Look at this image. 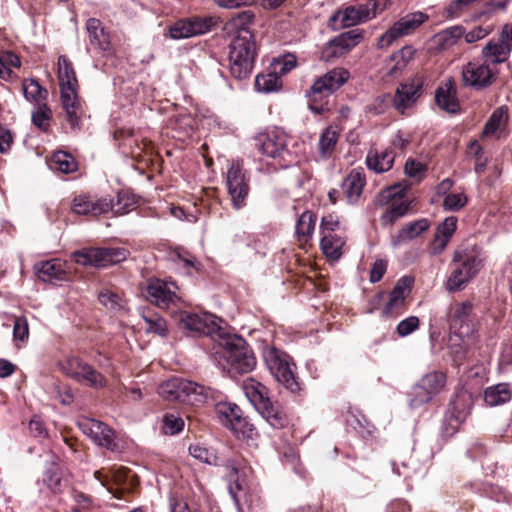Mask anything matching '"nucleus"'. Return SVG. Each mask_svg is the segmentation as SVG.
Returning a JSON list of instances; mask_svg holds the SVG:
<instances>
[{
  "instance_id": "obj_6",
  "label": "nucleus",
  "mask_w": 512,
  "mask_h": 512,
  "mask_svg": "<svg viewBox=\"0 0 512 512\" xmlns=\"http://www.w3.org/2000/svg\"><path fill=\"white\" fill-rule=\"evenodd\" d=\"M263 357L268 370L276 381L289 392L299 394L302 390L301 383L294 373L296 366L290 356L274 347H268L264 349Z\"/></svg>"
},
{
  "instance_id": "obj_54",
  "label": "nucleus",
  "mask_w": 512,
  "mask_h": 512,
  "mask_svg": "<svg viewBox=\"0 0 512 512\" xmlns=\"http://www.w3.org/2000/svg\"><path fill=\"white\" fill-rule=\"evenodd\" d=\"M468 198L464 193H449L443 200V208L446 211H459L466 206Z\"/></svg>"
},
{
  "instance_id": "obj_56",
  "label": "nucleus",
  "mask_w": 512,
  "mask_h": 512,
  "mask_svg": "<svg viewBox=\"0 0 512 512\" xmlns=\"http://www.w3.org/2000/svg\"><path fill=\"white\" fill-rule=\"evenodd\" d=\"M229 429L233 431L236 437L243 439L252 438L255 431L253 424H251L243 416H241L240 420L234 422V424L230 426Z\"/></svg>"
},
{
  "instance_id": "obj_63",
  "label": "nucleus",
  "mask_w": 512,
  "mask_h": 512,
  "mask_svg": "<svg viewBox=\"0 0 512 512\" xmlns=\"http://www.w3.org/2000/svg\"><path fill=\"white\" fill-rule=\"evenodd\" d=\"M13 336L15 340L24 341L29 336V327L27 320L23 317H18L14 321Z\"/></svg>"
},
{
  "instance_id": "obj_58",
  "label": "nucleus",
  "mask_w": 512,
  "mask_h": 512,
  "mask_svg": "<svg viewBox=\"0 0 512 512\" xmlns=\"http://www.w3.org/2000/svg\"><path fill=\"white\" fill-rule=\"evenodd\" d=\"M98 299L100 303L108 309L115 310L122 307L121 297L114 291L109 289H103L99 295Z\"/></svg>"
},
{
  "instance_id": "obj_33",
  "label": "nucleus",
  "mask_w": 512,
  "mask_h": 512,
  "mask_svg": "<svg viewBox=\"0 0 512 512\" xmlns=\"http://www.w3.org/2000/svg\"><path fill=\"white\" fill-rule=\"evenodd\" d=\"M86 30L92 46L103 51L108 49L110 43L109 35L105 32L99 19L89 18L86 22Z\"/></svg>"
},
{
  "instance_id": "obj_31",
  "label": "nucleus",
  "mask_w": 512,
  "mask_h": 512,
  "mask_svg": "<svg viewBox=\"0 0 512 512\" xmlns=\"http://www.w3.org/2000/svg\"><path fill=\"white\" fill-rule=\"evenodd\" d=\"M224 466L226 477L230 482L229 491L233 497H236L237 492L244 490L246 487V471L240 467V463L236 459H228Z\"/></svg>"
},
{
  "instance_id": "obj_55",
  "label": "nucleus",
  "mask_w": 512,
  "mask_h": 512,
  "mask_svg": "<svg viewBox=\"0 0 512 512\" xmlns=\"http://www.w3.org/2000/svg\"><path fill=\"white\" fill-rule=\"evenodd\" d=\"M297 60L292 54L284 55L272 62L273 70H277L280 76L285 75L296 67Z\"/></svg>"
},
{
  "instance_id": "obj_45",
  "label": "nucleus",
  "mask_w": 512,
  "mask_h": 512,
  "mask_svg": "<svg viewBox=\"0 0 512 512\" xmlns=\"http://www.w3.org/2000/svg\"><path fill=\"white\" fill-rule=\"evenodd\" d=\"M25 98L31 102H40L47 98L48 92L37 80L25 79L22 83Z\"/></svg>"
},
{
  "instance_id": "obj_17",
  "label": "nucleus",
  "mask_w": 512,
  "mask_h": 512,
  "mask_svg": "<svg viewBox=\"0 0 512 512\" xmlns=\"http://www.w3.org/2000/svg\"><path fill=\"white\" fill-rule=\"evenodd\" d=\"M216 24L213 17H191L176 21L169 29L173 39H184L205 34Z\"/></svg>"
},
{
  "instance_id": "obj_44",
  "label": "nucleus",
  "mask_w": 512,
  "mask_h": 512,
  "mask_svg": "<svg viewBox=\"0 0 512 512\" xmlns=\"http://www.w3.org/2000/svg\"><path fill=\"white\" fill-rule=\"evenodd\" d=\"M51 167L62 173L68 174L77 170V162L74 157L64 151H58L53 154Z\"/></svg>"
},
{
  "instance_id": "obj_15",
  "label": "nucleus",
  "mask_w": 512,
  "mask_h": 512,
  "mask_svg": "<svg viewBox=\"0 0 512 512\" xmlns=\"http://www.w3.org/2000/svg\"><path fill=\"white\" fill-rule=\"evenodd\" d=\"M254 146L267 157H283L288 152V136L280 129L260 132L254 137Z\"/></svg>"
},
{
  "instance_id": "obj_50",
  "label": "nucleus",
  "mask_w": 512,
  "mask_h": 512,
  "mask_svg": "<svg viewBox=\"0 0 512 512\" xmlns=\"http://www.w3.org/2000/svg\"><path fill=\"white\" fill-rule=\"evenodd\" d=\"M254 18V13L250 10H246L233 16L229 24L233 29L236 30V35H241L243 31L251 32L249 25L253 23Z\"/></svg>"
},
{
  "instance_id": "obj_49",
  "label": "nucleus",
  "mask_w": 512,
  "mask_h": 512,
  "mask_svg": "<svg viewBox=\"0 0 512 512\" xmlns=\"http://www.w3.org/2000/svg\"><path fill=\"white\" fill-rule=\"evenodd\" d=\"M77 381H85L89 386L94 388H102L106 384L105 377L88 363L82 369Z\"/></svg>"
},
{
  "instance_id": "obj_57",
  "label": "nucleus",
  "mask_w": 512,
  "mask_h": 512,
  "mask_svg": "<svg viewBox=\"0 0 512 512\" xmlns=\"http://www.w3.org/2000/svg\"><path fill=\"white\" fill-rule=\"evenodd\" d=\"M408 211V205L404 202L399 204L393 203L389 210L382 215V223L384 225L392 224L397 219L403 217Z\"/></svg>"
},
{
  "instance_id": "obj_40",
  "label": "nucleus",
  "mask_w": 512,
  "mask_h": 512,
  "mask_svg": "<svg viewBox=\"0 0 512 512\" xmlns=\"http://www.w3.org/2000/svg\"><path fill=\"white\" fill-rule=\"evenodd\" d=\"M50 462L51 467L45 471L43 482L53 493H60L63 489V481L58 467V457L51 455Z\"/></svg>"
},
{
  "instance_id": "obj_11",
  "label": "nucleus",
  "mask_w": 512,
  "mask_h": 512,
  "mask_svg": "<svg viewBox=\"0 0 512 512\" xmlns=\"http://www.w3.org/2000/svg\"><path fill=\"white\" fill-rule=\"evenodd\" d=\"M446 385V375L441 371H432L424 375L413 386L409 395V406L413 409L429 403Z\"/></svg>"
},
{
  "instance_id": "obj_37",
  "label": "nucleus",
  "mask_w": 512,
  "mask_h": 512,
  "mask_svg": "<svg viewBox=\"0 0 512 512\" xmlns=\"http://www.w3.org/2000/svg\"><path fill=\"white\" fill-rule=\"evenodd\" d=\"M464 35V28L455 25L438 32L434 36V42L440 50H446L453 47L459 39Z\"/></svg>"
},
{
  "instance_id": "obj_22",
  "label": "nucleus",
  "mask_w": 512,
  "mask_h": 512,
  "mask_svg": "<svg viewBox=\"0 0 512 512\" xmlns=\"http://www.w3.org/2000/svg\"><path fill=\"white\" fill-rule=\"evenodd\" d=\"M62 107L65 111L66 120L71 129H80L82 106L78 99L76 87L67 86L60 88Z\"/></svg>"
},
{
  "instance_id": "obj_7",
  "label": "nucleus",
  "mask_w": 512,
  "mask_h": 512,
  "mask_svg": "<svg viewBox=\"0 0 512 512\" xmlns=\"http://www.w3.org/2000/svg\"><path fill=\"white\" fill-rule=\"evenodd\" d=\"M350 78V73L343 67H336L318 77L307 92L310 110L321 113L318 103L341 88Z\"/></svg>"
},
{
  "instance_id": "obj_43",
  "label": "nucleus",
  "mask_w": 512,
  "mask_h": 512,
  "mask_svg": "<svg viewBox=\"0 0 512 512\" xmlns=\"http://www.w3.org/2000/svg\"><path fill=\"white\" fill-rule=\"evenodd\" d=\"M58 79L60 88L77 86V78L72 63L64 55L58 58Z\"/></svg>"
},
{
  "instance_id": "obj_38",
  "label": "nucleus",
  "mask_w": 512,
  "mask_h": 512,
  "mask_svg": "<svg viewBox=\"0 0 512 512\" xmlns=\"http://www.w3.org/2000/svg\"><path fill=\"white\" fill-rule=\"evenodd\" d=\"M414 53L415 51L411 46H404L397 52L393 53L388 62L394 64L388 67V75L395 76L401 72L413 58Z\"/></svg>"
},
{
  "instance_id": "obj_26",
  "label": "nucleus",
  "mask_w": 512,
  "mask_h": 512,
  "mask_svg": "<svg viewBox=\"0 0 512 512\" xmlns=\"http://www.w3.org/2000/svg\"><path fill=\"white\" fill-rule=\"evenodd\" d=\"M511 52L507 45L500 43L497 39H491L482 48L481 59L498 68L509 59Z\"/></svg>"
},
{
  "instance_id": "obj_35",
  "label": "nucleus",
  "mask_w": 512,
  "mask_h": 512,
  "mask_svg": "<svg viewBox=\"0 0 512 512\" xmlns=\"http://www.w3.org/2000/svg\"><path fill=\"white\" fill-rule=\"evenodd\" d=\"M339 139V133L332 127H327L320 135L318 141V158L321 160L329 159L336 147Z\"/></svg>"
},
{
  "instance_id": "obj_30",
  "label": "nucleus",
  "mask_w": 512,
  "mask_h": 512,
  "mask_svg": "<svg viewBox=\"0 0 512 512\" xmlns=\"http://www.w3.org/2000/svg\"><path fill=\"white\" fill-rule=\"evenodd\" d=\"M394 163V154L390 149L379 152L376 149H370L366 156V165L368 169L383 173L389 171Z\"/></svg>"
},
{
  "instance_id": "obj_5",
  "label": "nucleus",
  "mask_w": 512,
  "mask_h": 512,
  "mask_svg": "<svg viewBox=\"0 0 512 512\" xmlns=\"http://www.w3.org/2000/svg\"><path fill=\"white\" fill-rule=\"evenodd\" d=\"M219 346L222 348V354L230 372L245 374L255 368V356L242 337L236 335L221 337Z\"/></svg>"
},
{
  "instance_id": "obj_25",
  "label": "nucleus",
  "mask_w": 512,
  "mask_h": 512,
  "mask_svg": "<svg viewBox=\"0 0 512 512\" xmlns=\"http://www.w3.org/2000/svg\"><path fill=\"white\" fill-rule=\"evenodd\" d=\"M413 280L410 277L400 278L390 293L389 301L382 309V314L386 317H392L398 314L403 307L404 301L411 290Z\"/></svg>"
},
{
  "instance_id": "obj_51",
  "label": "nucleus",
  "mask_w": 512,
  "mask_h": 512,
  "mask_svg": "<svg viewBox=\"0 0 512 512\" xmlns=\"http://www.w3.org/2000/svg\"><path fill=\"white\" fill-rule=\"evenodd\" d=\"M506 119V111L503 107L497 108L493 111L488 121L486 122L482 135L490 136L493 135L504 123Z\"/></svg>"
},
{
  "instance_id": "obj_12",
  "label": "nucleus",
  "mask_w": 512,
  "mask_h": 512,
  "mask_svg": "<svg viewBox=\"0 0 512 512\" xmlns=\"http://www.w3.org/2000/svg\"><path fill=\"white\" fill-rule=\"evenodd\" d=\"M473 303L471 301L456 302L448 312V323L451 333L460 341L472 336L474 331Z\"/></svg>"
},
{
  "instance_id": "obj_29",
  "label": "nucleus",
  "mask_w": 512,
  "mask_h": 512,
  "mask_svg": "<svg viewBox=\"0 0 512 512\" xmlns=\"http://www.w3.org/2000/svg\"><path fill=\"white\" fill-rule=\"evenodd\" d=\"M34 269L38 278L44 282L66 279L64 263L59 259H51L35 264Z\"/></svg>"
},
{
  "instance_id": "obj_27",
  "label": "nucleus",
  "mask_w": 512,
  "mask_h": 512,
  "mask_svg": "<svg viewBox=\"0 0 512 512\" xmlns=\"http://www.w3.org/2000/svg\"><path fill=\"white\" fill-rule=\"evenodd\" d=\"M430 226V222L426 218L418 219L404 225L396 235L391 239L393 247H400L401 245L417 238L425 232Z\"/></svg>"
},
{
  "instance_id": "obj_59",
  "label": "nucleus",
  "mask_w": 512,
  "mask_h": 512,
  "mask_svg": "<svg viewBox=\"0 0 512 512\" xmlns=\"http://www.w3.org/2000/svg\"><path fill=\"white\" fill-rule=\"evenodd\" d=\"M184 427L182 418L174 414H166L163 417V431L165 434L174 435L179 433Z\"/></svg>"
},
{
  "instance_id": "obj_14",
  "label": "nucleus",
  "mask_w": 512,
  "mask_h": 512,
  "mask_svg": "<svg viewBox=\"0 0 512 512\" xmlns=\"http://www.w3.org/2000/svg\"><path fill=\"white\" fill-rule=\"evenodd\" d=\"M385 9L384 0H368L363 4L350 5L338 11L333 19L340 17L343 27H350L366 22Z\"/></svg>"
},
{
  "instance_id": "obj_41",
  "label": "nucleus",
  "mask_w": 512,
  "mask_h": 512,
  "mask_svg": "<svg viewBox=\"0 0 512 512\" xmlns=\"http://www.w3.org/2000/svg\"><path fill=\"white\" fill-rule=\"evenodd\" d=\"M280 77L281 76L278 74L277 70H273L267 74L257 75L255 79V88L257 91L264 93L277 92L282 87Z\"/></svg>"
},
{
  "instance_id": "obj_9",
  "label": "nucleus",
  "mask_w": 512,
  "mask_h": 512,
  "mask_svg": "<svg viewBox=\"0 0 512 512\" xmlns=\"http://www.w3.org/2000/svg\"><path fill=\"white\" fill-rule=\"evenodd\" d=\"M426 77L416 74L401 82L391 98L393 108L401 115L408 116L424 94Z\"/></svg>"
},
{
  "instance_id": "obj_10",
  "label": "nucleus",
  "mask_w": 512,
  "mask_h": 512,
  "mask_svg": "<svg viewBox=\"0 0 512 512\" xmlns=\"http://www.w3.org/2000/svg\"><path fill=\"white\" fill-rule=\"evenodd\" d=\"M128 250L116 248H84L72 253V258L77 264L83 266L107 267L120 263L128 257Z\"/></svg>"
},
{
  "instance_id": "obj_34",
  "label": "nucleus",
  "mask_w": 512,
  "mask_h": 512,
  "mask_svg": "<svg viewBox=\"0 0 512 512\" xmlns=\"http://www.w3.org/2000/svg\"><path fill=\"white\" fill-rule=\"evenodd\" d=\"M316 219L317 217L313 212L305 211L297 220L296 236L301 246L307 244L311 239L315 229Z\"/></svg>"
},
{
  "instance_id": "obj_20",
  "label": "nucleus",
  "mask_w": 512,
  "mask_h": 512,
  "mask_svg": "<svg viewBox=\"0 0 512 512\" xmlns=\"http://www.w3.org/2000/svg\"><path fill=\"white\" fill-rule=\"evenodd\" d=\"M180 324L183 329L189 331L192 335L211 336L220 329L217 317L212 314H194L183 312L180 316Z\"/></svg>"
},
{
  "instance_id": "obj_32",
  "label": "nucleus",
  "mask_w": 512,
  "mask_h": 512,
  "mask_svg": "<svg viewBox=\"0 0 512 512\" xmlns=\"http://www.w3.org/2000/svg\"><path fill=\"white\" fill-rule=\"evenodd\" d=\"M472 406V395L465 390L458 391L450 402L448 413L456 422H463Z\"/></svg>"
},
{
  "instance_id": "obj_23",
  "label": "nucleus",
  "mask_w": 512,
  "mask_h": 512,
  "mask_svg": "<svg viewBox=\"0 0 512 512\" xmlns=\"http://www.w3.org/2000/svg\"><path fill=\"white\" fill-rule=\"evenodd\" d=\"M435 102L437 106L450 114L460 112V103L457 98V89L453 78H448L436 89Z\"/></svg>"
},
{
  "instance_id": "obj_24",
  "label": "nucleus",
  "mask_w": 512,
  "mask_h": 512,
  "mask_svg": "<svg viewBox=\"0 0 512 512\" xmlns=\"http://www.w3.org/2000/svg\"><path fill=\"white\" fill-rule=\"evenodd\" d=\"M113 209L111 199L102 198L94 201L89 196L79 195L74 198L72 210L78 215L98 216Z\"/></svg>"
},
{
  "instance_id": "obj_19",
  "label": "nucleus",
  "mask_w": 512,
  "mask_h": 512,
  "mask_svg": "<svg viewBox=\"0 0 512 512\" xmlns=\"http://www.w3.org/2000/svg\"><path fill=\"white\" fill-rule=\"evenodd\" d=\"M362 40L363 31L361 29H352L343 32L327 43L323 50V57L326 61H330L332 58H339L350 52L354 47L360 44Z\"/></svg>"
},
{
  "instance_id": "obj_61",
  "label": "nucleus",
  "mask_w": 512,
  "mask_h": 512,
  "mask_svg": "<svg viewBox=\"0 0 512 512\" xmlns=\"http://www.w3.org/2000/svg\"><path fill=\"white\" fill-rule=\"evenodd\" d=\"M420 320L417 316H409L400 321L397 325L396 331L400 337H406L418 329Z\"/></svg>"
},
{
  "instance_id": "obj_42",
  "label": "nucleus",
  "mask_w": 512,
  "mask_h": 512,
  "mask_svg": "<svg viewBox=\"0 0 512 512\" xmlns=\"http://www.w3.org/2000/svg\"><path fill=\"white\" fill-rule=\"evenodd\" d=\"M346 423L362 437L370 436L374 431V426L360 411H349L346 416Z\"/></svg>"
},
{
  "instance_id": "obj_46",
  "label": "nucleus",
  "mask_w": 512,
  "mask_h": 512,
  "mask_svg": "<svg viewBox=\"0 0 512 512\" xmlns=\"http://www.w3.org/2000/svg\"><path fill=\"white\" fill-rule=\"evenodd\" d=\"M189 453L192 457L205 464L213 466L219 465V458L214 449L207 448L200 444H194L189 447Z\"/></svg>"
},
{
  "instance_id": "obj_64",
  "label": "nucleus",
  "mask_w": 512,
  "mask_h": 512,
  "mask_svg": "<svg viewBox=\"0 0 512 512\" xmlns=\"http://www.w3.org/2000/svg\"><path fill=\"white\" fill-rule=\"evenodd\" d=\"M449 239L435 233L433 240L430 242L428 252L431 256L440 255L449 243Z\"/></svg>"
},
{
  "instance_id": "obj_52",
  "label": "nucleus",
  "mask_w": 512,
  "mask_h": 512,
  "mask_svg": "<svg viewBox=\"0 0 512 512\" xmlns=\"http://www.w3.org/2000/svg\"><path fill=\"white\" fill-rule=\"evenodd\" d=\"M144 323H145V331L148 333H154L159 336H165L167 333V323L165 319L158 315H144L142 317Z\"/></svg>"
},
{
  "instance_id": "obj_36",
  "label": "nucleus",
  "mask_w": 512,
  "mask_h": 512,
  "mask_svg": "<svg viewBox=\"0 0 512 512\" xmlns=\"http://www.w3.org/2000/svg\"><path fill=\"white\" fill-rule=\"evenodd\" d=\"M512 399V389L507 383L488 387L484 392V401L489 406H498Z\"/></svg>"
},
{
  "instance_id": "obj_60",
  "label": "nucleus",
  "mask_w": 512,
  "mask_h": 512,
  "mask_svg": "<svg viewBox=\"0 0 512 512\" xmlns=\"http://www.w3.org/2000/svg\"><path fill=\"white\" fill-rule=\"evenodd\" d=\"M86 364L87 363L84 362L79 357H70L63 364L62 369L68 376L77 380L78 376L81 374V371Z\"/></svg>"
},
{
  "instance_id": "obj_47",
  "label": "nucleus",
  "mask_w": 512,
  "mask_h": 512,
  "mask_svg": "<svg viewBox=\"0 0 512 512\" xmlns=\"http://www.w3.org/2000/svg\"><path fill=\"white\" fill-rule=\"evenodd\" d=\"M113 204V209L110 210L115 216H121L129 213L135 208L136 201L134 195L126 191H121L117 194V200Z\"/></svg>"
},
{
  "instance_id": "obj_53",
  "label": "nucleus",
  "mask_w": 512,
  "mask_h": 512,
  "mask_svg": "<svg viewBox=\"0 0 512 512\" xmlns=\"http://www.w3.org/2000/svg\"><path fill=\"white\" fill-rule=\"evenodd\" d=\"M171 259L175 264L186 269L188 273L191 269L199 270L200 263L187 251L175 250L171 254Z\"/></svg>"
},
{
  "instance_id": "obj_18",
  "label": "nucleus",
  "mask_w": 512,
  "mask_h": 512,
  "mask_svg": "<svg viewBox=\"0 0 512 512\" xmlns=\"http://www.w3.org/2000/svg\"><path fill=\"white\" fill-rule=\"evenodd\" d=\"M78 426L81 431L89 436L97 445L112 451L117 449L115 433L105 423L84 417L78 421Z\"/></svg>"
},
{
  "instance_id": "obj_3",
  "label": "nucleus",
  "mask_w": 512,
  "mask_h": 512,
  "mask_svg": "<svg viewBox=\"0 0 512 512\" xmlns=\"http://www.w3.org/2000/svg\"><path fill=\"white\" fill-rule=\"evenodd\" d=\"M243 389L246 397L270 426L280 429L288 424L285 413L270 400L266 386L249 378L244 382Z\"/></svg>"
},
{
  "instance_id": "obj_21",
  "label": "nucleus",
  "mask_w": 512,
  "mask_h": 512,
  "mask_svg": "<svg viewBox=\"0 0 512 512\" xmlns=\"http://www.w3.org/2000/svg\"><path fill=\"white\" fill-rule=\"evenodd\" d=\"M178 287L174 283H167L159 279L151 280L147 286V299L162 309L176 304L180 297L176 293Z\"/></svg>"
},
{
  "instance_id": "obj_13",
  "label": "nucleus",
  "mask_w": 512,
  "mask_h": 512,
  "mask_svg": "<svg viewBox=\"0 0 512 512\" xmlns=\"http://www.w3.org/2000/svg\"><path fill=\"white\" fill-rule=\"evenodd\" d=\"M429 16L421 11L406 14L395 22L378 40V48L389 47L398 38L413 33L419 26L425 23Z\"/></svg>"
},
{
  "instance_id": "obj_48",
  "label": "nucleus",
  "mask_w": 512,
  "mask_h": 512,
  "mask_svg": "<svg viewBox=\"0 0 512 512\" xmlns=\"http://www.w3.org/2000/svg\"><path fill=\"white\" fill-rule=\"evenodd\" d=\"M217 412L223 425L228 428L243 416L242 410L236 404H221L218 406Z\"/></svg>"
},
{
  "instance_id": "obj_62",
  "label": "nucleus",
  "mask_w": 512,
  "mask_h": 512,
  "mask_svg": "<svg viewBox=\"0 0 512 512\" xmlns=\"http://www.w3.org/2000/svg\"><path fill=\"white\" fill-rule=\"evenodd\" d=\"M457 218L455 216H449L445 218L436 228L435 233L451 239L457 228Z\"/></svg>"
},
{
  "instance_id": "obj_1",
  "label": "nucleus",
  "mask_w": 512,
  "mask_h": 512,
  "mask_svg": "<svg viewBox=\"0 0 512 512\" xmlns=\"http://www.w3.org/2000/svg\"><path fill=\"white\" fill-rule=\"evenodd\" d=\"M256 56L255 35L246 31L236 35L231 41L229 51L231 75L238 80L248 78L252 73Z\"/></svg>"
},
{
  "instance_id": "obj_8",
  "label": "nucleus",
  "mask_w": 512,
  "mask_h": 512,
  "mask_svg": "<svg viewBox=\"0 0 512 512\" xmlns=\"http://www.w3.org/2000/svg\"><path fill=\"white\" fill-rule=\"evenodd\" d=\"M499 76V68H494L481 58H474L462 66L461 84L477 91L492 86Z\"/></svg>"
},
{
  "instance_id": "obj_4",
  "label": "nucleus",
  "mask_w": 512,
  "mask_h": 512,
  "mask_svg": "<svg viewBox=\"0 0 512 512\" xmlns=\"http://www.w3.org/2000/svg\"><path fill=\"white\" fill-rule=\"evenodd\" d=\"M158 393L164 400L188 405L203 404L209 397L208 388L183 378H172L163 382Z\"/></svg>"
},
{
  "instance_id": "obj_28",
  "label": "nucleus",
  "mask_w": 512,
  "mask_h": 512,
  "mask_svg": "<svg viewBox=\"0 0 512 512\" xmlns=\"http://www.w3.org/2000/svg\"><path fill=\"white\" fill-rule=\"evenodd\" d=\"M366 184L362 169H353L343 180L342 191L349 203H355L362 194Z\"/></svg>"
},
{
  "instance_id": "obj_2",
  "label": "nucleus",
  "mask_w": 512,
  "mask_h": 512,
  "mask_svg": "<svg viewBox=\"0 0 512 512\" xmlns=\"http://www.w3.org/2000/svg\"><path fill=\"white\" fill-rule=\"evenodd\" d=\"M483 257L475 249L456 250L453 255L452 271L446 281V289L450 292L462 290L483 267Z\"/></svg>"
},
{
  "instance_id": "obj_39",
  "label": "nucleus",
  "mask_w": 512,
  "mask_h": 512,
  "mask_svg": "<svg viewBox=\"0 0 512 512\" xmlns=\"http://www.w3.org/2000/svg\"><path fill=\"white\" fill-rule=\"evenodd\" d=\"M344 240L336 234L322 236L320 247L323 254L331 260H337L342 255Z\"/></svg>"
},
{
  "instance_id": "obj_16",
  "label": "nucleus",
  "mask_w": 512,
  "mask_h": 512,
  "mask_svg": "<svg viewBox=\"0 0 512 512\" xmlns=\"http://www.w3.org/2000/svg\"><path fill=\"white\" fill-rule=\"evenodd\" d=\"M226 185L233 206L239 209L249 193V179L239 161H233L230 164L226 175Z\"/></svg>"
}]
</instances>
